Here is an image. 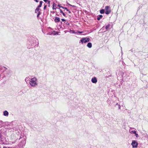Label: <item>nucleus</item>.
I'll list each match as a JSON object with an SVG mask.
<instances>
[{"label":"nucleus","mask_w":148,"mask_h":148,"mask_svg":"<svg viewBox=\"0 0 148 148\" xmlns=\"http://www.w3.org/2000/svg\"><path fill=\"white\" fill-rule=\"evenodd\" d=\"M103 17V16L101 15H100L97 17V19L98 20H99L100 19L102 18Z\"/></svg>","instance_id":"9d476101"},{"label":"nucleus","mask_w":148,"mask_h":148,"mask_svg":"<svg viewBox=\"0 0 148 148\" xmlns=\"http://www.w3.org/2000/svg\"><path fill=\"white\" fill-rule=\"evenodd\" d=\"M29 77H26L25 79V81L27 83L29 80Z\"/></svg>","instance_id":"ddd939ff"},{"label":"nucleus","mask_w":148,"mask_h":148,"mask_svg":"<svg viewBox=\"0 0 148 148\" xmlns=\"http://www.w3.org/2000/svg\"><path fill=\"white\" fill-rule=\"evenodd\" d=\"M87 46L89 48H91L92 47V44L91 42H89L87 45Z\"/></svg>","instance_id":"1a4fd4ad"},{"label":"nucleus","mask_w":148,"mask_h":148,"mask_svg":"<svg viewBox=\"0 0 148 148\" xmlns=\"http://www.w3.org/2000/svg\"><path fill=\"white\" fill-rule=\"evenodd\" d=\"M68 11V12L69 13H71V12L70 11H69H69Z\"/></svg>","instance_id":"473e14b6"},{"label":"nucleus","mask_w":148,"mask_h":148,"mask_svg":"<svg viewBox=\"0 0 148 148\" xmlns=\"http://www.w3.org/2000/svg\"><path fill=\"white\" fill-rule=\"evenodd\" d=\"M50 1H48V4H50Z\"/></svg>","instance_id":"7c9ffc66"},{"label":"nucleus","mask_w":148,"mask_h":148,"mask_svg":"<svg viewBox=\"0 0 148 148\" xmlns=\"http://www.w3.org/2000/svg\"><path fill=\"white\" fill-rule=\"evenodd\" d=\"M60 12L61 13H62V15L64 16H66V15H65V14L63 12V11L61 9H60Z\"/></svg>","instance_id":"4468645a"},{"label":"nucleus","mask_w":148,"mask_h":148,"mask_svg":"<svg viewBox=\"0 0 148 148\" xmlns=\"http://www.w3.org/2000/svg\"><path fill=\"white\" fill-rule=\"evenodd\" d=\"M91 82L93 83H96L97 82V79L96 77H92L91 79Z\"/></svg>","instance_id":"39448f33"},{"label":"nucleus","mask_w":148,"mask_h":148,"mask_svg":"<svg viewBox=\"0 0 148 148\" xmlns=\"http://www.w3.org/2000/svg\"><path fill=\"white\" fill-rule=\"evenodd\" d=\"M4 68L5 69V70L7 69L5 67H4Z\"/></svg>","instance_id":"72a5a7b5"},{"label":"nucleus","mask_w":148,"mask_h":148,"mask_svg":"<svg viewBox=\"0 0 148 148\" xmlns=\"http://www.w3.org/2000/svg\"><path fill=\"white\" fill-rule=\"evenodd\" d=\"M90 40V38L88 37L83 38H82L80 40V41L83 44V43H86L87 42H89Z\"/></svg>","instance_id":"f03ea898"},{"label":"nucleus","mask_w":148,"mask_h":148,"mask_svg":"<svg viewBox=\"0 0 148 148\" xmlns=\"http://www.w3.org/2000/svg\"><path fill=\"white\" fill-rule=\"evenodd\" d=\"M135 134V136H136V137L137 138H138V134H137L136 132V134Z\"/></svg>","instance_id":"5701e85b"},{"label":"nucleus","mask_w":148,"mask_h":148,"mask_svg":"<svg viewBox=\"0 0 148 148\" xmlns=\"http://www.w3.org/2000/svg\"><path fill=\"white\" fill-rule=\"evenodd\" d=\"M47 5H45L44 6V10H45V9H46V7H47Z\"/></svg>","instance_id":"b1692460"},{"label":"nucleus","mask_w":148,"mask_h":148,"mask_svg":"<svg viewBox=\"0 0 148 148\" xmlns=\"http://www.w3.org/2000/svg\"><path fill=\"white\" fill-rule=\"evenodd\" d=\"M42 1H40V4L42 5Z\"/></svg>","instance_id":"393cba45"},{"label":"nucleus","mask_w":148,"mask_h":148,"mask_svg":"<svg viewBox=\"0 0 148 148\" xmlns=\"http://www.w3.org/2000/svg\"><path fill=\"white\" fill-rule=\"evenodd\" d=\"M40 11L38 13L37 15V18L38 17L39 15L40 14Z\"/></svg>","instance_id":"aec40b11"},{"label":"nucleus","mask_w":148,"mask_h":148,"mask_svg":"<svg viewBox=\"0 0 148 148\" xmlns=\"http://www.w3.org/2000/svg\"><path fill=\"white\" fill-rule=\"evenodd\" d=\"M131 145H132L133 148H136L137 147L138 143L136 141L133 140L132 142Z\"/></svg>","instance_id":"20e7f679"},{"label":"nucleus","mask_w":148,"mask_h":148,"mask_svg":"<svg viewBox=\"0 0 148 148\" xmlns=\"http://www.w3.org/2000/svg\"><path fill=\"white\" fill-rule=\"evenodd\" d=\"M61 7L63 9H64L67 10V11H69V10H68L66 8H64L62 6H61Z\"/></svg>","instance_id":"4be33fe9"},{"label":"nucleus","mask_w":148,"mask_h":148,"mask_svg":"<svg viewBox=\"0 0 148 148\" xmlns=\"http://www.w3.org/2000/svg\"><path fill=\"white\" fill-rule=\"evenodd\" d=\"M8 114L9 113L6 110H5L3 112V115L4 116H8Z\"/></svg>","instance_id":"6e6552de"},{"label":"nucleus","mask_w":148,"mask_h":148,"mask_svg":"<svg viewBox=\"0 0 148 148\" xmlns=\"http://www.w3.org/2000/svg\"><path fill=\"white\" fill-rule=\"evenodd\" d=\"M45 2H46L48 0H43Z\"/></svg>","instance_id":"c85d7f7f"},{"label":"nucleus","mask_w":148,"mask_h":148,"mask_svg":"<svg viewBox=\"0 0 148 148\" xmlns=\"http://www.w3.org/2000/svg\"><path fill=\"white\" fill-rule=\"evenodd\" d=\"M104 12V10L103 9H102L100 10V13L101 14H103Z\"/></svg>","instance_id":"dca6fc26"},{"label":"nucleus","mask_w":148,"mask_h":148,"mask_svg":"<svg viewBox=\"0 0 148 148\" xmlns=\"http://www.w3.org/2000/svg\"><path fill=\"white\" fill-rule=\"evenodd\" d=\"M69 5H70V6H72V7H75V6L74 5H72L70 4H68Z\"/></svg>","instance_id":"c756f323"},{"label":"nucleus","mask_w":148,"mask_h":148,"mask_svg":"<svg viewBox=\"0 0 148 148\" xmlns=\"http://www.w3.org/2000/svg\"><path fill=\"white\" fill-rule=\"evenodd\" d=\"M54 4H55V3H53V9H56V6H54Z\"/></svg>","instance_id":"a211bd4d"},{"label":"nucleus","mask_w":148,"mask_h":148,"mask_svg":"<svg viewBox=\"0 0 148 148\" xmlns=\"http://www.w3.org/2000/svg\"><path fill=\"white\" fill-rule=\"evenodd\" d=\"M41 6H42L41 5L39 4L38 5V8H39L41 7Z\"/></svg>","instance_id":"a878e982"},{"label":"nucleus","mask_w":148,"mask_h":148,"mask_svg":"<svg viewBox=\"0 0 148 148\" xmlns=\"http://www.w3.org/2000/svg\"><path fill=\"white\" fill-rule=\"evenodd\" d=\"M35 1H36V2H38V0H34Z\"/></svg>","instance_id":"2f4dec72"},{"label":"nucleus","mask_w":148,"mask_h":148,"mask_svg":"<svg viewBox=\"0 0 148 148\" xmlns=\"http://www.w3.org/2000/svg\"><path fill=\"white\" fill-rule=\"evenodd\" d=\"M83 32H80V31H77V32H76V33H77V34H79L82 33Z\"/></svg>","instance_id":"6ab92c4d"},{"label":"nucleus","mask_w":148,"mask_h":148,"mask_svg":"<svg viewBox=\"0 0 148 148\" xmlns=\"http://www.w3.org/2000/svg\"><path fill=\"white\" fill-rule=\"evenodd\" d=\"M70 33H71L72 34H77V33H76V32H75L73 30H71L70 31Z\"/></svg>","instance_id":"f8f14e48"},{"label":"nucleus","mask_w":148,"mask_h":148,"mask_svg":"<svg viewBox=\"0 0 148 148\" xmlns=\"http://www.w3.org/2000/svg\"><path fill=\"white\" fill-rule=\"evenodd\" d=\"M110 25H108L106 27V29L107 30H108L110 29Z\"/></svg>","instance_id":"9b49d317"},{"label":"nucleus","mask_w":148,"mask_h":148,"mask_svg":"<svg viewBox=\"0 0 148 148\" xmlns=\"http://www.w3.org/2000/svg\"><path fill=\"white\" fill-rule=\"evenodd\" d=\"M105 14H108L111 12V10L109 6H108L105 7Z\"/></svg>","instance_id":"7ed1b4c3"},{"label":"nucleus","mask_w":148,"mask_h":148,"mask_svg":"<svg viewBox=\"0 0 148 148\" xmlns=\"http://www.w3.org/2000/svg\"><path fill=\"white\" fill-rule=\"evenodd\" d=\"M66 24L67 25H69V23H68V22H66Z\"/></svg>","instance_id":"cd10ccee"},{"label":"nucleus","mask_w":148,"mask_h":148,"mask_svg":"<svg viewBox=\"0 0 148 148\" xmlns=\"http://www.w3.org/2000/svg\"><path fill=\"white\" fill-rule=\"evenodd\" d=\"M60 18L58 17H55V19H54V21L56 23H57L58 22H60Z\"/></svg>","instance_id":"0eeeda50"},{"label":"nucleus","mask_w":148,"mask_h":148,"mask_svg":"<svg viewBox=\"0 0 148 148\" xmlns=\"http://www.w3.org/2000/svg\"><path fill=\"white\" fill-rule=\"evenodd\" d=\"M61 20L62 21H65V20L63 18L61 19Z\"/></svg>","instance_id":"bb28decb"},{"label":"nucleus","mask_w":148,"mask_h":148,"mask_svg":"<svg viewBox=\"0 0 148 148\" xmlns=\"http://www.w3.org/2000/svg\"><path fill=\"white\" fill-rule=\"evenodd\" d=\"M134 128H130V129L129 130V132L131 134H136V131L135 130H132V129H134Z\"/></svg>","instance_id":"423d86ee"},{"label":"nucleus","mask_w":148,"mask_h":148,"mask_svg":"<svg viewBox=\"0 0 148 148\" xmlns=\"http://www.w3.org/2000/svg\"><path fill=\"white\" fill-rule=\"evenodd\" d=\"M30 86L32 87H35L38 85V81L37 78L35 77L32 78L29 82Z\"/></svg>","instance_id":"f257e3e1"},{"label":"nucleus","mask_w":148,"mask_h":148,"mask_svg":"<svg viewBox=\"0 0 148 148\" xmlns=\"http://www.w3.org/2000/svg\"><path fill=\"white\" fill-rule=\"evenodd\" d=\"M23 143V145H22V146L23 145H24V144H25V140H24L23 142H21V143ZM20 146H21V144Z\"/></svg>","instance_id":"412c9836"},{"label":"nucleus","mask_w":148,"mask_h":148,"mask_svg":"<svg viewBox=\"0 0 148 148\" xmlns=\"http://www.w3.org/2000/svg\"><path fill=\"white\" fill-rule=\"evenodd\" d=\"M40 9L38 8H36L35 10V12L37 13V12H39Z\"/></svg>","instance_id":"2eb2a0df"},{"label":"nucleus","mask_w":148,"mask_h":148,"mask_svg":"<svg viewBox=\"0 0 148 148\" xmlns=\"http://www.w3.org/2000/svg\"><path fill=\"white\" fill-rule=\"evenodd\" d=\"M116 105H117L118 106L119 109L120 110L121 109V106L120 104H119L118 103H117L116 104Z\"/></svg>","instance_id":"f3484780"}]
</instances>
